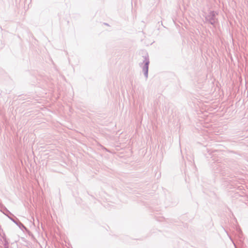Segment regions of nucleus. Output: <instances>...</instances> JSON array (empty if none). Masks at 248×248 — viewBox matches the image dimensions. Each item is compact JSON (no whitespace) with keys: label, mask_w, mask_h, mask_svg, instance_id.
Here are the masks:
<instances>
[{"label":"nucleus","mask_w":248,"mask_h":248,"mask_svg":"<svg viewBox=\"0 0 248 248\" xmlns=\"http://www.w3.org/2000/svg\"><path fill=\"white\" fill-rule=\"evenodd\" d=\"M144 64L143 66L142 67V70L144 73V75L147 79L148 78V68H149V60L146 57L144 58V60L143 61V63Z\"/></svg>","instance_id":"1"},{"label":"nucleus","mask_w":248,"mask_h":248,"mask_svg":"<svg viewBox=\"0 0 248 248\" xmlns=\"http://www.w3.org/2000/svg\"><path fill=\"white\" fill-rule=\"evenodd\" d=\"M208 18H209V22L212 25H214V24L216 22V19L215 18V14L214 12H211L210 13V16H208Z\"/></svg>","instance_id":"2"},{"label":"nucleus","mask_w":248,"mask_h":248,"mask_svg":"<svg viewBox=\"0 0 248 248\" xmlns=\"http://www.w3.org/2000/svg\"><path fill=\"white\" fill-rule=\"evenodd\" d=\"M10 219L14 222H15V223H16V222L15 221V220L13 219H12V218H10Z\"/></svg>","instance_id":"3"}]
</instances>
